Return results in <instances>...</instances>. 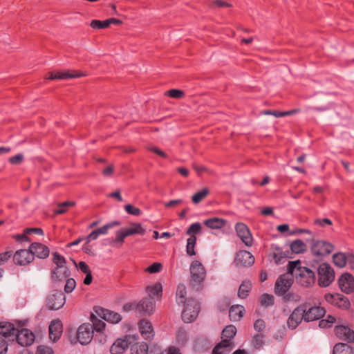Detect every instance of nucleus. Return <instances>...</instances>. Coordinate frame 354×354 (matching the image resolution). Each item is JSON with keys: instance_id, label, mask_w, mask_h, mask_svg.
<instances>
[{"instance_id": "obj_1", "label": "nucleus", "mask_w": 354, "mask_h": 354, "mask_svg": "<svg viewBox=\"0 0 354 354\" xmlns=\"http://www.w3.org/2000/svg\"><path fill=\"white\" fill-rule=\"evenodd\" d=\"M300 261H289L288 270L299 281L303 286H308L314 283L315 274L308 268L300 266Z\"/></svg>"}, {"instance_id": "obj_2", "label": "nucleus", "mask_w": 354, "mask_h": 354, "mask_svg": "<svg viewBox=\"0 0 354 354\" xmlns=\"http://www.w3.org/2000/svg\"><path fill=\"white\" fill-rule=\"evenodd\" d=\"M52 261L55 266L51 271L52 279L59 281L67 279L71 273L68 268L66 266V261L64 257L57 252H54L53 253Z\"/></svg>"}, {"instance_id": "obj_3", "label": "nucleus", "mask_w": 354, "mask_h": 354, "mask_svg": "<svg viewBox=\"0 0 354 354\" xmlns=\"http://www.w3.org/2000/svg\"><path fill=\"white\" fill-rule=\"evenodd\" d=\"M191 286L199 290L206 276V271L202 263L198 261H194L190 266Z\"/></svg>"}, {"instance_id": "obj_4", "label": "nucleus", "mask_w": 354, "mask_h": 354, "mask_svg": "<svg viewBox=\"0 0 354 354\" xmlns=\"http://www.w3.org/2000/svg\"><path fill=\"white\" fill-rule=\"evenodd\" d=\"M17 329L11 323L1 322V354H4L8 350V342L15 340Z\"/></svg>"}, {"instance_id": "obj_5", "label": "nucleus", "mask_w": 354, "mask_h": 354, "mask_svg": "<svg viewBox=\"0 0 354 354\" xmlns=\"http://www.w3.org/2000/svg\"><path fill=\"white\" fill-rule=\"evenodd\" d=\"M319 284L323 287L328 286L335 279V272L326 263L320 264L317 269Z\"/></svg>"}, {"instance_id": "obj_6", "label": "nucleus", "mask_w": 354, "mask_h": 354, "mask_svg": "<svg viewBox=\"0 0 354 354\" xmlns=\"http://www.w3.org/2000/svg\"><path fill=\"white\" fill-rule=\"evenodd\" d=\"M199 310V303L194 299H189L182 313L183 320L187 323L192 322L197 317Z\"/></svg>"}, {"instance_id": "obj_7", "label": "nucleus", "mask_w": 354, "mask_h": 354, "mask_svg": "<svg viewBox=\"0 0 354 354\" xmlns=\"http://www.w3.org/2000/svg\"><path fill=\"white\" fill-rule=\"evenodd\" d=\"M138 336L127 335L124 338L118 339L112 344L110 348L111 354H122L128 348L129 345L137 341Z\"/></svg>"}, {"instance_id": "obj_8", "label": "nucleus", "mask_w": 354, "mask_h": 354, "mask_svg": "<svg viewBox=\"0 0 354 354\" xmlns=\"http://www.w3.org/2000/svg\"><path fill=\"white\" fill-rule=\"evenodd\" d=\"M303 309H305L304 313V322H309L318 320L323 317L325 315L326 310L324 308L319 306H310V304L306 303L301 305Z\"/></svg>"}, {"instance_id": "obj_9", "label": "nucleus", "mask_w": 354, "mask_h": 354, "mask_svg": "<svg viewBox=\"0 0 354 354\" xmlns=\"http://www.w3.org/2000/svg\"><path fill=\"white\" fill-rule=\"evenodd\" d=\"M66 301L64 295L58 290L51 291L46 297V306L50 310H58L62 308Z\"/></svg>"}, {"instance_id": "obj_10", "label": "nucleus", "mask_w": 354, "mask_h": 354, "mask_svg": "<svg viewBox=\"0 0 354 354\" xmlns=\"http://www.w3.org/2000/svg\"><path fill=\"white\" fill-rule=\"evenodd\" d=\"M292 277L293 274L288 270L287 273L281 274L275 283V293L279 295H284L292 284Z\"/></svg>"}, {"instance_id": "obj_11", "label": "nucleus", "mask_w": 354, "mask_h": 354, "mask_svg": "<svg viewBox=\"0 0 354 354\" xmlns=\"http://www.w3.org/2000/svg\"><path fill=\"white\" fill-rule=\"evenodd\" d=\"M334 247L332 244L324 241H317L311 247L313 254L320 258L331 253Z\"/></svg>"}, {"instance_id": "obj_12", "label": "nucleus", "mask_w": 354, "mask_h": 354, "mask_svg": "<svg viewBox=\"0 0 354 354\" xmlns=\"http://www.w3.org/2000/svg\"><path fill=\"white\" fill-rule=\"evenodd\" d=\"M304 310L301 305L293 310L286 322L289 329L295 330L303 320L304 321Z\"/></svg>"}, {"instance_id": "obj_13", "label": "nucleus", "mask_w": 354, "mask_h": 354, "mask_svg": "<svg viewBox=\"0 0 354 354\" xmlns=\"http://www.w3.org/2000/svg\"><path fill=\"white\" fill-rule=\"evenodd\" d=\"M33 260L34 253L30 248L17 250L13 255V261L18 266H26Z\"/></svg>"}, {"instance_id": "obj_14", "label": "nucleus", "mask_w": 354, "mask_h": 354, "mask_svg": "<svg viewBox=\"0 0 354 354\" xmlns=\"http://www.w3.org/2000/svg\"><path fill=\"white\" fill-rule=\"evenodd\" d=\"M93 326L90 324H82L77 330V338L81 344H88L92 339Z\"/></svg>"}, {"instance_id": "obj_15", "label": "nucleus", "mask_w": 354, "mask_h": 354, "mask_svg": "<svg viewBox=\"0 0 354 354\" xmlns=\"http://www.w3.org/2000/svg\"><path fill=\"white\" fill-rule=\"evenodd\" d=\"M94 310L101 319L112 324L118 323L122 319L119 313L107 309L96 307L94 308Z\"/></svg>"}, {"instance_id": "obj_16", "label": "nucleus", "mask_w": 354, "mask_h": 354, "mask_svg": "<svg viewBox=\"0 0 354 354\" xmlns=\"http://www.w3.org/2000/svg\"><path fill=\"white\" fill-rule=\"evenodd\" d=\"M15 340L21 346H29L35 341L34 333L27 328H23L17 330Z\"/></svg>"}, {"instance_id": "obj_17", "label": "nucleus", "mask_w": 354, "mask_h": 354, "mask_svg": "<svg viewBox=\"0 0 354 354\" xmlns=\"http://www.w3.org/2000/svg\"><path fill=\"white\" fill-rule=\"evenodd\" d=\"M235 230L238 236L246 246H251L252 245L253 239L246 225L243 223H238L235 225Z\"/></svg>"}, {"instance_id": "obj_18", "label": "nucleus", "mask_w": 354, "mask_h": 354, "mask_svg": "<svg viewBox=\"0 0 354 354\" xmlns=\"http://www.w3.org/2000/svg\"><path fill=\"white\" fill-rule=\"evenodd\" d=\"M338 283L341 290L346 294L354 291V277L349 273L343 274L339 278Z\"/></svg>"}, {"instance_id": "obj_19", "label": "nucleus", "mask_w": 354, "mask_h": 354, "mask_svg": "<svg viewBox=\"0 0 354 354\" xmlns=\"http://www.w3.org/2000/svg\"><path fill=\"white\" fill-rule=\"evenodd\" d=\"M254 263V257L246 250L239 251L235 257L234 263L236 266H250Z\"/></svg>"}, {"instance_id": "obj_20", "label": "nucleus", "mask_w": 354, "mask_h": 354, "mask_svg": "<svg viewBox=\"0 0 354 354\" xmlns=\"http://www.w3.org/2000/svg\"><path fill=\"white\" fill-rule=\"evenodd\" d=\"M337 337L348 342H354V330L344 325L337 326L335 328Z\"/></svg>"}, {"instance_id": "obj_21", "label": "nucleus", "mask_w": 354, "mask_h": 354, "mask_svg": "<svg viewBox=\"0 0 354 354\" xmlns=\"http://www.w3.org/2000/svg\"><path fill=\"white\" fill-rule=\"evenodd\" d=\"M325 298L328 303L337 306L339 308L347 309L350 306L348 299L342 295H326Z\"/></svg>"}, {"instance_id": "obj_22", "label": "nucleus", "mask_w": 354, "mask_h": 354, "mask_svg": "<svg viewBox=\"0 0 354 354\" xmlns=\"http://www.w3.org/2000/svg\"><path fill=\"white\" fill-rule=\"evenodd\" d=\"M154 301L152 298L145 297L136 304V310L142 315H151L154 309Z\"/></svg>"}, {"instance_id": "obj_23", "label": "nucleus", "mask_w": 354, "mask_h": 354, "mask_svg": "<svg viewBox=\"0 0 354 354\" xmlns=\"http://www.w3.org/2000/svg\"><path fill=\"white\" fill-rule=\"evenodd\" d=\"M85 75L80 73H70L69 71L50 72L49 73V80H67L69 78H76L84 76Z\"/></svg>"}, {"instance_id": "obj_24", "label": "nucleus", "mask_w": 354, "mask_h": 354, "mask_svg": "<svg viewBox=\"0 0 354 354\" xmlns=\"http://www.w3.org/2000/svg\"><path fill=\"white\" fill-rule=\"evenodd\" d=\"M30 249L39 259H46L49 256L50 250L47 246L40 243H32L30 245Z\"/></svg>"}, {"instance_id": "obj_25", "label": "nucleus", "mask_w": 354, "mask_h": 354, "mask_svg": "<svg viewBox=\"0 0 354 354\" xmlns=\"http://www.w3.org/2000/svg\"><path fill=\"white\" fill-rule=\"evenodd\" d=\"M62 332V326L59 320H53L49 326V337L53 342L57 341Z\"/></svg>"}, {"instance_id": "obj_26", "label": "nucleus", "mask_w": 354, "mask_h": 354, "mask_svg": "<svg viewBox=\"0 0 354 354\" xmlns=\"http://www.w3.org/2000/svg\"><path fill=\"white\" fill-rule=\"evenodd\" d=\"M139 329L144 339H149L153 337L152 326L149 322L141 320L139 323Z\"/></svg>"}, {"instance_id": "obj_27", "label": "nucleus", "mask_w": 354, "mask_h": 354, "mask_svg": "<svg viewBox=\"0 0 354 354\" xmlns=\"http://www.w3.org/2000/svg\"><path fill=\"white\" fill-rule=\"evenodd\" d=\"M290 252L288 250L283 251L279 247L272 245V259L276 263L279 264L281 263V261L286 258H290Z\"/></svg>"}, {"instance_id": "obj_28", "label": "nucleus", "mask_w": 354, "mask_h": 354, "mask_svg": "<svg viewBox=\"0 0 354 354\" xmlns=\"http://www.w3.org/2000/svg\"><path fill=\"white\" fill-rule=\"evenodd\" d=\"M233 348L232 343L229 340H222L213 350V354H229Z\"/></svg>"}, {"instance_id": "obj_29", "label": "nucleus", "mask_w": 354, "mask_h": 354, "mask_svg": "<svg viewBox=\"0 0 354 354\" xmlns=\"http://www.w3.org/2000/svg\"><path fill=\"white\" fill-rule=\"evenodd\" d=\"M124 229L128 236L135 234L143 235L145 233V230L139 223H132L129 227Z\"/></svg>"}, {"instance_id": "obj_30", "label": "nucleus", "mask_w": 354, "mask_h": 354, "mask_svg": "<svg viewBox=\"0 0 354 354\" xmlns=\"http://www.w3.org/2000/svg\"><path fill=\"white\" fill-rule=\"evenodd\" d=\"M244 308L242 306H233L229 310V317L233 322L239 321L243 317Z\"/></svg>"}, {"instance_id": "obj_31", "label": "nucleus", "mask_w": 354, "mask_h": 354, "mask_svg": "<svg viewBox=\"0 0 354 354\" xmlns=\"http://www.w3.org/2000/svg\"><path fill=\"white\" fill-rule=\"evenodd\" d=\"M100 317L95 313H92L91 315V320L92 322L91 326H93V330H95L97 333H100L105 327V324L102 321Z\"/></svg>"}, {"instance_id": "obj_32", "label": "nucleus", "mask_w": 354, "mask_h": 354, "mask_svg": "<svg viewBox=\"0 0 354 354\" xmlns=\"http://www.w3.org/2000/svg\"><path fill=\"white\" fill-rule=\"evenodd\" d=\"M226 223V221L222 218H212L204 221V224L211 229H221Z\"/></svg>"}, {"instance_id": "obj_33", "label": "nucleus", "mask_w": 354, "mask_h": 354, "mask_svg": "<svg viewBox=\"0 0 354 354\" xmlns=\"http://www.w3.org/2000/svg\"><path fill=\"white\" fill-rule=\"evenodd\" d=\"M333 261L335 266L339 268H344L348 261V255L343 252H338L333 256Z\"/></svg>"}, {"instance_id": "obj_34", "label": "nucleus", "mask_w": 354, "mask_h": 354, "mask_svg": "<svg viewBox=\"0 0 354 354\" xmlns=\"http://www.w3.org/2000/svg\"><path fill=\"white\" fill-rule=\"evenodd\" d=\"M333 354H353V349L346 344L338 343L335 345Z\"/></svg>"}, {"instance_id": "obj_35", "label": "nucleus", "mask_w": 354, "mask_h": 354, "mask_svg": "<svg viewBox=\"0 0 354 354\" xmlns=\"http://www.w3.org/2000/svg\"><path fill=\"white\" fill-rule=\"evenodd\" d=\"M290 249L292 253L299 254L306 250V245L301 240L297 239L290 243Z\"/></svg>"}, {"instance_id": "obj_36", "label": "nucleus", "mask_w": 354, "mask_h": 354, "mask_svg": "<svg viewBox=\"0 0 354 354\" xmlns=\"http://www.w3.org/2000/svg\"><path fill=\"white\" fill-rule=\"evenodd\" d=\"M186 287L184 284H179L176 289V301L180 304H185L186 302Z\"/></svg>"}, {"instance_id": "obj_37", "label": "nucleus", "mask_w": 354, "mask_h": 354, "mask_svg": "<svg viewBox=\"0 0 354 354\" xmlns=\"http://www.w3.org/2000/svg\"><path fill=\"white\" fill-rule=\"evenodd\" d=\"M162 291V289L160 283H156L154 286L147 287V292L149 295L148 298H152V300L155 296L161 297Z\"/></svg>"}, {"instance_id": "obj_38", "label": "nucleus", "mask_w": 354, "mask_h": 354, "mask_svg": "<svg viewBox=\"0 0 354 354\" xmlns=\"http://www.w3.org/2000/svg\"><path fill=\"white\" fill-rule=\"evenodd\" d=\"M236 333V328L233 325H229L227 326L222 332V337L223 338V340H229L230 342H231V339H232L234 335Z\"/></svg>"}, {"instance_id": "obj_39", "label": "nucleus", "mask_w": 354, "mask_h": 354, "mask_svg": "<svg viewBox=\"0 0 354 354\" xmlns=\"http://www.w3.org/2000/svg\"><path fill=\"white\" fill-rule=\"evenodd\" d=\"M252 288V283L250 281H244L241 284L239 291H238V296L241 299L245 298L248 292L250 291Z\"/></svg>"}, {"instance_id": "obj_40", "label": "nucleus", "mask_w": 354, "mask_h": 354, "mask_svg": "<svg viewBox=\"0 0 354 354\" xmlns=\"http://www.w3.org/2000/svg\"><path fill=\"white\" fill-rule=\"evenodd\" d=\"M149 346L146 343L135 344L131 348L132 354H147Z\"/></svg>"}, {"instance_id": "obj_41", "label": "nucleus", "mask_w": 354, "mask_h": 354, "mask_svg": "<svg viewBox=\"0 0 354 354\" xmlns=\"http://www.w3.org/2000/svg\"><path fill=\"white\" fill-rule=\"evenodd\" d=\"M209 194V189L204 188L201 191L196 192L192 197L194 203L198 204L201 202Z\"/></svg>"}, {"instance_id": "obj_42", "label": "nucleus", "mask_w": 354, "mask_h": 354, "mask_svg": "<svg viewBox=\"0 0 354 354\" xmlns=\"http://www.w3.org/2000/svg\"><path fill=\"white\" fill-rule=\"evenodd\" d=\"M187 253L190 255L193 256L195 255V251H194V247L196 242V237L195 235H192L189 236V238L187 241Z\"/></svg>"}, {"instance_id": "obj_43", "label": "nucleus", "mask_w": 354, "mask_h": 354, "mask_svg": "<svg viewBox=\"0 0 354 354\" xmlns=\"http://www.w3.org/2000/svg\"><path fill=\"white\" fill-rule=\"evenodd\" d=\"M75 205V203L74 201H66L61 203L57 205L58 209L55 210L54 212L56 214H62L66 212L68 207H73Z\"/></svg>"}, {"instance_id": "obj_44", "label": "nucleus", "mask_w": 354, "mask_h": 354, "mask_svg": "<svg viewBox=\"0 0 354 354\" xmlns=\"http://www.w3.org/2000/svg\"><path fill=\"white\" fill-rule=\"evenodd\" d=\"M90 26L91 28L95 29H102L108 28L109 26V24L108 19L105 21L94 19L91 21Z\"/></svg>"}, {"instance_id": "obj_45", "label": "nucleus", "mask_w": 354, "mask_h": 354, "mask_svg": "<svg viewBox=\"0 0 354 354\" xmlns=\"http://www.w3.org/2000/svg\"><path fill=\"white\" fill-rule=\"evenodd\" d=\"M274 297L272 295L263 294L260 298V303L264 306H270L274 304Z\"/></svg>"}, {"instance_id": "obj_46", "label": "nucleus", "mask_w": 354, "mask_h": 354, "mask_svg": "<svg viewBox=\"0 0 354 354\" xmlns=\"http://www.w3.org/2000/svg\"><path fill=\"white\" fill-rule=\"evenodd\" d=\"M120 224V222H117V221L112 222V223H108L95 230L97 231V232L99 234L100 236L104 235L108 233V231L109 229L113 227L114 226L119 225Z\"/></svg>"}, {"instance_id": "obj_47", "label": "nucleus", "mask_w": 354, "mask_h": 354, "mask_svg": "<svg viewBox=\"0 0 354 354\" xmlns=\"http://www.w3.org/2000/svg\"><path fill=\"white\" fill-rule=\"evenodd\" d=\"M335 317L332 315H328L326 319H322L319 322V326L320 328H328L330 327L331 325L335 323Z\"/></svg>"}, {"instance_id": "obj_48", "label": "nucleus", "mask_w": 354, "mask_h": 354, "mask_svg": "<svg viewBox=\"0 0 354 354\" xmlns=\"http://www.w3.org/2000/svg\"><path fill=\"white\" fill-rule=\"evenodd\" d=\"M128 236L124 228L118 230L116 232V238L112 241V243H119L122 245L124 242V239Z\"/></svg>"}, {"instance_id": "obj_49", "label": "nucleus", "mask_w": 354, "mask_h": 354, "mask_svg": "<svg viewBox=\"0 0 354 354\" xmlns=\"http://www.w3.org/2000/svg\"><path fill=\"white\" fill-rule=\"evenodd\" d=\"M76 282L73 278H67L65 286L64 291L66 293L71 292L75 288Z\"/></svg>"}, {"instance_id": "obj_50", "label": "nucleus", "mask_w": 354, "mask_h": 354, "mask_svg": "<svg viewBox=\"0 0 354 354\" xmlns=\"http://www.w3.org/2000/svg\"><path fill=\"white\" fill-rule=\"evenodd\" d=\"M162 265L160 263H153L151 266L145 269V272L149 273H157L161 271Z\"/></svg>"}, {"instance_id": "obj_51", "label": "nucleus", "mask_w": 354, "mask_h": 354, "mask_svg": "<svg viewBox=\"0 0 354 354\" xmlns=\"http://www.w3.org/2000/svg\"><path fill=\"white\" fill-rule=\"evenodd\" d=\"M124 209L126 212L129 214L133 216H139L141 214V210L139 208L133 206L132 205H126L124 206Z\"/></svg>"}, {"instance_id": "obj_52", "label": "nucleus", "mask_w": 354, "mask_h": 354, "mask_svg": "<svg viewBox=\"0 0 354 354\" xmlns=\"http://www.w3.org/2000/svg\"><path fill=\"white\" fill-rule=\"evenodd\" d=\"M201 230V225L199 223H194L192 224L187 231V234L192 236L194 234L198 233Z\"/></svg>"}, {"instance_id": "obj_53", "label": "nucleus", "mask_w": 354, "mask_h": 354, "mask_svg": "<svg viewBox=\"0 0 354 354\" xmlns=\"http://www.w3.org/2000/svg\"><path fill=\"white\" fill-rule=\"evenodd\" d=\"M177 339H178V342L180 344H182V345L185 344L188 339L187 332L185 330L180 329L178 331Z\"/></svg>"}, {"instance_id": "obj_54", "label": "nucleus", "mask_w": 354, "mask_h": 354, "mask_svg": "<svg viewBox=\"0 0 354 354\" xmlns=\"http://www.w3.org/2000/svg\"><path fill=\"white\" fill-rule=\"evenodd\" d=\"M167 94L170 97L176 99H180L184 96L183 91L178 89H171L167 91Z\"/></svg>"}, {"instance_id": "obj_55", "label": "nucleus", "mask_w": 354, "mask_h": 354, "mask_svg": "<svg viewBox=\"0 0 354 354\" xmlns=\"http://www.w3.org/2000/svg\"><path fill=\"white\" fill-rule=\"evenodd\" d=\"M36 354H53V351L48 346H39L37 347Z\"/></svg>"}, {"instance_id": "obj_56", "label": "nucleus", "mask_w": 354, "mask_h": 354, "mask_svg": "<svg viewBox=\"0 0 354 354\" xmlns=\"http://www.w3.org/2000/svg\"><path fill=\"white\" fill-rule=\"evenodd\" d=\"M24 160V156L21 153H19L15 156L10 157L8 159V161L12 165H19Z\"/></svg>"}, {"instance_id": "obj_57", "label": "nucleus", "mask_w": 354, "mask_h": 354, "mask_svg": "<svg viewBox=\"0 0 354 354\" xmlns=\"http://www.w3.org/2000/svg\"><path fill=\"white\" fill-rule=\"evenodd\" d=\"M254 328L257 331L261 332L266 328V323L263 319H258L254 324Z\"/></svg>"}, {"instance_id": "obj_58", "label": "nucleus", "mask_w": 354, "mask_h": 354, "mask_svg": "<svg viewBox=\"0 0 354 354\" xmlns=\"http://www.w3.org/2000/svg\"><path fill=\"white\" fill-rule=\"evenodd\" d=\"M183 203V200L181 199H175L171 200L165 204V207L167 208H174L178 205Z\"/></svg>"}, {"instance_id": "obj_59", "label": "nucleus", "mask_w": 354, "mask_h": 354, "mask_svg": "<svg viewBox=\"0 0 354 354\" xmlns=\"http://www.w3.org/2000/svg\"><path fill=\"white\" fill-rule=\"evenodd\" d=\"M28 235H29V234H26V229H25L23 234L16 235L15 236V238L18 241H21V242H23V241L30 242V239L28 238Z\"/></svg>"}, {"instance_id": "obj_60", "label": "nucleus", "mask_w": 354, "mask_h": 354, "mask_svg": "<svg viewBox=\"0 0 354 354\" xmlns=\"http://www.w3.org/2000/svg\"><path fill=\"white\" fill-rule=\"evenodd\" d=\"M285 299L288 301H299L301 297L298 295H295L293 293H288L285 296Z\"/></svg>"}, {"instance_id": "obj_61", "label": "nucleus", "mask_w": 354, "mask_h": 354, "mask_svg": "<svg viewBox=\"0 0 354 354\" xmlns=\"http://www.w3.org/2000/svg\"><path fill=\"white\" fill-rule=\"evenodd\" d=\"M264 115H272L276 118L283 117V111L266 110L263 112Z\"/></svg>"}, {"instance_id": "obj_62", "label": "nucleus", "mask_w": 354, "mask_h": 354, "mask_svg": "<svg viewBox=\"0 0 354 354\" xmlns=\"http://www.w3.org/2000/svg\"><path fill=\"white\" fill-rule=\"evenodd\" d=\"M315 224L319 225L322 227H324L326 225H332V221L328 218L324 219H316L315 221Z\"/></svg>"}, {"instance_id": "obj_63", "label": "nucleus", "mask_w": 354, "mask_h": 354, "mask_svg": "<svg viewBox=\"0 0 354 354\" xmlns=\"http://www.w3.org/2000/svg\"><path fill=\"white\" fill-rule=\"evenodd\" d=\"M99 234L97 232L96 230H94L91 233H90L86 237V244H88L90 241H93V240H96L98 237H99Z\"/></svg>"}, {"instance_id": "obj_64", "label": "nucleus", "mask_w": 354, "mask_h": 354, "mask_svg": "<svg viewBox=\"0 0 354 354\" xmlns=\"http://www.w3.org/2000/svg\"><path fill=\"white\" fill-rule=\"evenodd\" d=\"M99 234L97 232L96 230H94L91 233H90L86 237V244H88L90 241H93V240H96L98 237H99Z\"/></svg>"}]
</instances>
